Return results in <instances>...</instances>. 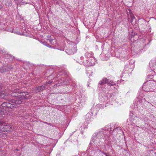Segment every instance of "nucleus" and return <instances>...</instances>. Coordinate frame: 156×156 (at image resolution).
<instances>
[{
	"instance_id": "obj_3",
	"label": "nucleus",
	"mask_w": 156,
	"mask_h": 156,
	"mask_svg": "<svg viewBox=\"0 0 156 156\" xmlns=\"http://www.w3.org/2000/svg\"><path fill=\"white\" fill-rule=\"evenodd\" d=\"M83 61V63L86 66H93L95 64V60L93 57H91V59Z\"/></svg>"
},
{
	"instance_id": "obj_9",
	"label": "nucleus",
	"mask_w": 156,
	"mask_h": 156,
	"mask_svg": "<svg viewBox=\"0 0 156 156\" xmlns=\"http://www.w3.org/2000/svg\"><path fill=\"white\" fill-rule=\"evenodd\" d=\"M76 52V50L75 47H73L71 49L67 50V52L69 54H73Z\"/></svg>"
},
{
	"instance_id": "obj_32",
	"label": "nucleus",
	"mask_w": 156,
	"mask_h": 156,
	"mask_svg": "<svg viewBox=\"0 0 156 156\" xmlns=\"http://www.w3.org/2000/svg\"><path fill=\"white\" fill-rule=\"evenodd\" d=\"M51 41H52V40H50V42H51Z\"/></svg>"
},
{
	"instance_id": "obj_8",
	"label": "nucleus",
	"mask_w": 156,
	"mask_h": 156,
	"mask_svg": "<svg viewBox=\"0 0 156 156\" xmlns=\"http://www.w3.org/2000/svg\"><path fill=\"white\" fill-rule=\"evenodd\" d=\"M7 67L5 66H3L0 69V71L2 73H4L6 72L7 70H9V69H11L13 68L12 67H11V68H8L7 69Z\"/></svg>"
},
{
	"instance_id": "obj_11",
	"label": "nucleus",
	"mask_w": 156,
	"mask_h": 156,
	"mask_svg": "<svg viewBox=\"0 0 156 156\" xmlns=\"http://www.w3.org/2000/svg\"><path fill=\"white\" fill-rule=\"evenodd\" d=\"M101 151L99 149H97L95 150V151H94L93 153L94 154V155L96 156H99L100 154L102 153Z\"/></svg>"
},
{
	"instance_id": "obj_13",
	"label": "nucleus",
	"mask_w": 156,
	"mask_h": 156,
	"mask_svg": "<svg viewBox=\"0 0 156 156\" xmlns=\"http://www.w3.org/2000/svg\"><path fill=\"white\" fill-rule=\"evenodd\" d=\"M111 124H108L107 125L105 128V131L107 130L109 131H111L112 129H113L114 128H112V127L111 126Z\"/></svg>"
},
{
	"instance_id": "obj_21",
	"label": "nucleus",
	"mask_w": 156,
	"mask_h": 156,
	"mask_svg": "<svg viewBox=\"0 0 156 156\" xmlns=\"http://www.w3.org/2000/svg\"><path fill=\"white\" fill-rule=\"evenodd\" d=\"M129 11L130 12V16L131 18V19L132 20H133V19L135 18V17H134V15L132 13H131V11L129 10Z\"/></svg>"
},
{
	"instance_id": "obj_20",
	"label": "nucleus",
	"mask_w": 156,
	"mask_h": 156,
	"mask_svg": "<svg viewBox=\"0 0 156 156\" xmlns=\"http://www.w3.org/2000/svg\"><path fill=\"white\" fill-rule=\"evenodd\" d=\"M15 1V3L17 5H20V3L21 2V1L20 0H14Z\"/></svg>"
},
{
	"instance_id": "obj_25",
	"label": "nucleus",
	"mask_w": 156,
	"mask_h": 156,
	"mask_svg": "<svg viewBox=\"0 0 156 156\" xmlns=\"http://www.w3.org/2000/svg\"><path fill=\"white\" fill-rule=\"evenodd\" d=\"M104 146L105 147V148L106 149L107 148H109V145H107L106 144V145L104 144Z\"/></svg>"
},
{
	"instance_id": "obj_24",
	"label": "nucleus",
	"mask_w": 156,
	"mask_h": 156,
	"mask_svg": "<svg viewBox=\"0 0 156 156\" xmlns=\"http://www.w3.org/2000/svg\"><path fill=\"white\" fill-rule=\"evenodd\" d=\"M102 153L104 154L106 156H111L108 153H104V152H102Z\"/></svg>"
},
{
	"instance_id": "obj_30",
	"label": "nucleus",
	"mask_w": 156,
	"mask_h": 156,
	"mask_svg": "<svg viewBox=\"0 0 156 156\" xmlns=\"http://www.w3.org/2000/svg\"><path fill=\"white\" fill-rule=\"evenodd\" d=\"M81 60H83V57H81L80 58Z\"/></svg>"
},
{
	"instance_id": "obj_28",
	"label": "nucleus",
	"mask_w": 156,
	"mask_h": 156,
	"mask_svg": "<svg viewBox=\"0 0 156 156\" xmlns=\"http://www.w3.org/2000/svg\"><path fill=\"white\" fill-rule=\"evenodd\" d=\"M94 139H92V140L90 141V144H92V142H94V141L93 140Z\"/></svg>"
},
{
	"instance_id": "obj_2",
	"label": "nucleus",
	"mask_w": 156,
	"mask_h": 156,
	"mask_svg": "<svg viewBox=\"0 0 156 156\" xmlns=\"http://www.w3.org/2000/svg\"><path fill=\"white\" fill-rule=\"evenodd\" d=\"M151 85V82L148 81L144 84L142 87L144 91H152Z\"/></svg>"
},
{
	"instance_id": "obj_6",
	"label": "nucleus",
	"mask_w": 156,
	"mask_h": 156,
	"mask_svg": "<svg viewBox=\"0 0 156 156\" xmlns=\"http://www.w3.org/2000/svg\"><path fill=\"white\" fill-rule=\"evenodd\" d=\"M5 127H4V129H6V131L11 132L12 131L14 130V127L10 125H8L6 123L5 124Z\"/></svg>"
},
{
	"instance_id": "obj_5",
	"label": "nucleus",
	"mask_w": 156,
	"mask_h": 156,
	"mask_svg": "<svg viewBox=\"0 0 156 156\" xmlns=\"http://www.w3.org/2000/svg\"><path fill=\"white\" fill-rule=\"evenodd\" d=\"M137 117H135L134 115L132 116V118L130 119L131 124L132 125H134L137 123Z\"/></svg>"
},
{
	"instance_id": "obj_29",
	"label": "nucleus",
	"mask_w": 156,
	"mask_h": 156,
	"mask_svg": "<svg viewBox=\"0 0 156 156\" xmlns=\"http://www.w3.org/2000/svg\"><path fill=\"white\" fill-rule=\"evenodd\" d=\"M51 83V82L49 81L48 82H47L46 83V84H47V83L50 84Z\"/></svg>"
},
{
	"instance_id": "obj_23",
	"label": "nucleus",
	"mask_w": 156,
	"mask_h": 156,
	"mask_svg": "<svg viewBox=\"0 0 156 156\" xmlns=\"http://www.w3.org/2000/svg\"><path fill=\"white\" fill-rule=\"evenodd\" d=\"M139 96L137 98V99H138V101H140V100H141V98L143 97V95L141 94H139Z\"/></svg>"
},
{
	"instance_id": "obj_33",
	"label": "nucleus",
	"mask_w": 156,
	"mask_h": 156,
	"mask_svg": "<svg viewBox=\"0 0 156 156\" xmlns=\"http://www.w3.org/2000/svg\"><path fill=\"white\" fill-rule=\"evenodd\" d=\"M11 32H12V31H10Z\"/></svg>"
},
{
	"instance_id": "obj_15",
	"label": "nucleus",
	"mask_w": 156,
	"mask_h": 156,
	"mask_svg": "<svg viewBox=\"0 0 156 156\" xmlns=\"http://www.w3.org/2000/svg\"><path fill=\"white\" fill-rule=\"evenodd\" d=\"M3 2L5 5L9 6L12 4L11 0H4Z\"/></svg>"
},
{
	"instance_id": "obj_27",
	"label": "nucleus",
	"mask_w": 156,
	"mask_h": 156,
	"mask_svg": "<svg viewBox=\"0 0 156 156\" xmlns=\"http://www.w3.org/2000/svg\"><path fill=\"white\" fill-rule=\"evenodd\" d=\"M0 156H5L4 154H3L2 152L0 153Z\"/></svg>"
},
{
	"instance_id": "obj_4",
	"label": "nucleus",
	"mask_w": 156,
	"mask_h": 156,
	"mask_svg": "<svg viewBox=\"0 0 156 156\" xmlns=\"http://www.w3.org/2000/svg\"><path fill=\"white\" fill-rule=\"evenodd\" d=\"M104 133V130L103 129H101L96 134V136H95V138L96 137V139L97 140V141L98 138H100V137H101L103 135Z\"/></svg>"
},
{
	"instance_id": "obj_7",
	"label": "nucleus",
	"mask_w": 156,
	"mask_h": 156,
	"mask_svg": "<svg viewBox=\"0 0 156 156\" xmlns=\"http://www.w3.org/2000/svg\"><path fill=\"white\" fill-rule=\"evenodd\" d=\"M45 88V87L43 85L39 86L35 88L33 90L34 92H37L42 91Z\"/></svg>"
},
{
	"instance_id": "obj_22",
	"label": "nucleus",
	"mask_w": 156,
	"mask_h": 156,
	"mask_svg": "<svg viewBox=\"0 0 156 156\" xmlns=\"http://www.w3.org/2000/svg\"><path fill=\"white\" fill-rule=\"evenodd\" d=\"M121 127H118L116 129H113V132L116 131V130H120V131H121Z\"/></svg>"
},
{
	"instance_id": "obj_1",
	"label": "nucleus",
	"mask_w": 156,
	"mask_h": 156,
	"mask_svg": "<svg viewBox=\"0 0 156 156\" xmlns=\"http://www.w3.org/2000/svg\"><path fill=\"white\" fill-rule=\"evenodd\" d=\"M28 95V92H25L22 93L21 94V95L18 96L17 98H16L15 100H11L9 102H9H4L1 104V106L3 107L9 108L11 107L12 105H14V104H20L21 103V100H23L25 99H29L31 98V97L30 96H28L27 95Z\"/></svg>"
},
{
	"instance_id": "obj_10",
	"label": "nucleus",
	"mask_w": 156,
	"mask_h": 156,
	"mask_svg": "<svg viewBox=\"0 0 156 156\" xmlns=\"http://www.w3.org/2000/svg\"><path fill=\"white\" fill-rule=\"evenodd\" d=\"M108 80L106 78H103L101 81L99 82V84L101 85H103L108 82Z\"/></svg>"
},
{
	"instance_id": "obj_17",
	"label": "nucleus",
	"mask_w": 156,
	"mask_h": 156,
	"mask_svg": "<svg viewBox=\"0 0 156 156\" xmlns=\"http://www.w3.org/2000/svg\"><path fill=\"white\" fill-rule=\"evenodd\" d=\"M85 56L87 57V58H90L89 59H91V57H92L93 56V55L92 52H86L85 54Z\"/></svg>"
},
{
	"instance_id": "obj_16",
	"label": "nucleus",
	"mask_w": 156,
	"mask_h": 156,
	"mask_svg": "<svg viewBox=\"0 0 156 156\" xmlns=\"http://www.w3.org/2000/svg\"><path fill=\"white\" fill-rule=\"evenodd\" d=\"M7 108L4 109V108H2L0 107V113L1 114L5 115L7 113Z\"/></svg>"
},
{
	"instance_id": "obj_14",
	"label": "nucleus",
	"mask_w": 156,
	"mask_h": 156,
	"mask_svg": "<svg viewBox=\"0 0 156 156\" xmlns=\"http://www.w3.org/2000/svg\"><path fill=\"white\" fill-rule=\"evenodd\" d=\"M18 93L20 94L19 91L17 90H15L12 91L11 94V95L12 97H17L18 96Z\"/></svg>"
},
{
	"instance_id": "obj_26",
	"label": "nucleus",
	"mask_w": 156,
	"mask_h": 156,
	"mask_svg": "<svg viewBox=\"0 0 156 156\" xmlns=\"http://www.w3.org/2000/svg\"><path fill=\"white\" fill-rule=\"evenodd\" d=\"M3 9V6L1 4H0V10H1Z\"/></svg>"
},
{
	"instance_id": "obj_12",
	"label": "nucleus",
	"mask_w": 156,
	"mask_h": 156,
	"mask_svg": "<svg viewBox=\"0 0 156 156\" xmlns=\"http://www.w3.org/2000/svg\"><path fill=\"white\" fill-rule=\"evenodd\" d=\"M5 123H1V122H0V131L1 132H5L6 131V129H4V127H5Z\"/></svg>"
},
{
	"instance_id": "obj_19",
	"label": "nucleus",
	"mask_w": 156,
	"mask_h": 156,
	"mask_svg": "<svg viewBox=\"0 0 156 156\" xmlns=\"http://www.w3.org/2000/svg\"><path fill=\"white\" fill-rule=\"evenodd\" d=\"M109 86H112L115 85L116 84L115 83L113 82L111 80H110L109 81H108V82L107 83Z\"/></svg>"
},
{
	"instance_id": "obj_31",
	"label": "nucleus",
	"mask_w": 156,
	"mask_h": 156,
	"mask_svg": "<svg viewBox=\"0 0 156 156\" xmlns=\"http://www.w3.org/2000/svg\"><path fill=\"white\" fill-rule=\"evenodd\" d=\"M1 93V91L0 90V94Z\"/></svg>"
},
{
	"instance_id": "obj_18",
	"label": "nucleus",
	"mask_w": 156,
	"mask_h": 156,
	"mask_svg": "<svg viewBox=\"0 0 156 156\" xmlns=\"http://www.w3.org/2000/svg\"><path fill=\"white\" fill-rule=\"evenodd\" d=\"M0 137L2 138H5L7 137V134L6 133H4L0 131Z\"/></svg>"
}]
</instances>
